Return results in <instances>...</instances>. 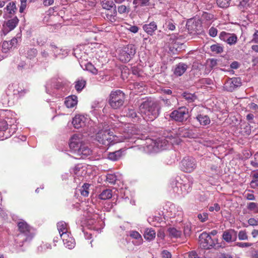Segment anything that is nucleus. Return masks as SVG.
Returning <instances> with one entry per match:
<instances>
[{
	"mask_svg": "<svg viewBox=\"0 0 258 258\" xmlns=\"http://www.w3.org/2000/svg\"><path fill=\"white\" fill-rule=\"evenodd\" d=\"M188 109L185 107H179L177 109L172 111L170 114V117L173 120L178 122H184L187 120L189 117Z\"/></svg>",
	"mask_w": 258,
	"mask_h": 258,
	"instance_id": "0eeeda50",
	"label": "nucleus"
},
{
	"mask_svg": "<svg viewBox=\"0 0 258 258\" xmlns=\"http://www.w3.org/2000/svg\"><path fill=\"white\" fill-rule=\"evenodd\" d=\"M50 244L49 243H42L40 246H38L37 250L38 252H43L47 249L51 248Z\"/></svg>",
	"mask_w": 258,
	"mask_h": 258,
	"instance_id": "de8ad7c7",
	"label": "nucleus"
},
{
	"mask_svg": "<svg viewBox=\"0 0 258 258\" xmlns=\"http://www.w3.org/2000/svg\"><path fill=\"white\" fill-rule=\"evenodd\" d=\"M50 47L51 48V50L53 51L54 53L55 57H56L57 55L59 53V51L60 50V49L58 47H57L55 45L53 44H51L50 45Z\"/></svg>",
	"mask_w": 258,
	"mask_h": 258,
	"instance_id": "4d7b16f0",
	"label": "nucleus"
},
{
	"mask_svg": "<svg viewBox=\"0 0 258 258\" xmlns=\"http://www.w3.org/2000/svg\"><path fill=\"white\" fill-rule=\"evenodd\" d=\"M115 137L110 135L109 130H101L96 135V139L100 144L105 147H109L116 143Z\"/></svg>",
	"mask_w": 258,
	"mask_h": 258,
	"instance_id": "39448f33",
	"label": "nucleus"
},
{
	"mask_svg": "<svg viewBox=\"0 0 258 258\" xmlns=\"http://www.w3.org/2000/svg\"><path fill=\"white\" fill-rule=\"evenodd\" d=\"M187 65L183 62L177 64L173 70V74L176 77L182 76L187 70Z\"/></svg>",
	"mask_w": 258,
	"mask_h": 258,
	"instance_id": "6ab92c4d",
	"label": "nucleus"
},
{
	"mask_svg": "<svg viewBox=\"0 0 258 258\" xmlns=\"http://www.w3.org/2000/svg\"><path fill=\"white\" fill-rule=\"evenodd\" d=\"M129 235L131 237L135 239H142V236L141 234L137 231H130Z\"/></svg>",
	"mask_w": 258,
	"mask_h": 258,
	"instance_id": "603ef678",
	"label": "nucleus"
},
{
	"mask_svg": "<svg viewBox=\"0 0 258 258\" xmlns=\"http://www.w3.org/2000/svg\"><path fill=\"white\" fill-rule=\"evenodd\" d=\"M176 133L177 137L195 138L196 137V134L194 133L193 130L186 128L185 126L179 127L176 130Z\"/></svg>",
	"mask_w": 258,
	"mask_h": 258,
	"instance_id": "ddd939ff",
	"label": "nucleus"
},
{
	"mask_svg": "<svg viewBox=\"0 0 258 258\" xmlns=\"http://www.w3.org/2000/svg\"><path fill=\"white\" fill-rule=\"evenodd\" d=\"M101 104V102H99L97 101H95L92 103L91 105V109H92L91 112L92 113H95V111L98 110L100 108L102 107Z\"/></svg>",
	"mask_w": 258,
	"mask_h": 258,
	"instance_id": "09e8293b",
	"label": "nucleus"
},
{
	"mask_svg": "<svg viewBox=\"0 0 258 258\" xmlns=\"http://www.w3.org/2000/svg\"><path fill=\"white\" fill-rule=\"evenodd\" d=\"M90 184L87 183H85L81 187L80 190L82 196L86 197L89 195V188Z\"/></svg>",
	"mask_w": 258,
	"mask_h": 258,
	"instance_id": "ea45409f",
	"label": "nucleus"
},
{
	"mask_svg": "<svg viewBox=\"0 0 258 258\" xmlns=\"http://www.w3.org/2000/svg\"><path fill=\"white\" fill-rule=\"evenodd\" d=\"M163 139L167 140L170 144H173L175 143L177 137L176 130L168 128L163 131L162 133Z\"/></svg>",
	"mask_w": 258,
	"mask_h": 258,
	"instance_id": "2eb2a0df",
	"label": "nucleus"
},
{
	"mask_svg": "<svg viewBox=\"0 0 258 258\" xmlns=\"http://www.w3.org/2000/svg\"><path fill=\"white\" fill-rule=\"evenodd\" d=\"M198 218L202 222H204L207 220L208 218V215L207 213H203L202 214H199L198 215Z\"/></svg>",
	"mask_w": 258,
	"mask_h": 258,
	"instance_id": "5fc2aeb1",
	"label": "nucleus"
},
{
	"mask_svg": "<svg viewBox=\"0 0 258 258\" xmlns=\"http://www.w3.org/2000/svg\"><path fill=\"white\" fill-rule=\"evenodd\" d=\"M250 164L254 167L258 168V152L254 154V159L250 161Z\"/></svg>",
	"mask_w": 258,
	"mask_h": 258,
	"instance_id": "13d9d810",
	"label": "nucleus"
},
{
	"mask_svg": "<svg viewBox=\"0 0 258 258\" xmlns=\"http://www.w3.org/2000/svg\"><path fill=\"white\" fill-rule=\"evenodd\" d=\"M247 209L250 211H254V212L258 213V204L256 203H249L247 205Z\"/></svg>",
	"mask_w": 258,
	"mask_h": 258,
	"instance_id": "8fccbe9b",
	"label": "nucleus"
},
{
	"mask_svg": "<svg viewBox=\"0 0 258 258\" xmlns=\"http://www.w3.org/2000/svg\"><path fill=\"white\" fill-rule=\"evenodd\" d=\"M220 39L226 42L230 45H235L237 42V37L235 34L229 33L225 31L221 32L219 35Z\"/></svg>",
	"mask_w": 258,
	"mask_h": 258,
	"instance_id": "9b49d317",
	"label": "nucleus"
},
{
	"mask_svg": "<svg viewBox=\"0 0 258 258\" xmlns=\"http://www.w3.org/2000/svg\"><path fill=\"white\" fill-rule=\"evenodd\" d=\"M161 254L162 258H171L172 257L171 253L166 250H163Z\"/></svg>",
	"mask_w": 258,
	"mask_h": 258,
	"instance_id": "0e129e2a",
	"label": "nucleus"
},
{
	"mask_svg": "<svg viewBox=\"0 0 258 258\" xmlns=\"http://www.w3.org/2000/svg\"><path fill=\"white\" fill-rule=\"evenodd\" d=\"M220 243H200V246L201 248L204 249H210L212 248H214L216 249L222 246L219 245Z\"/></svg>",
	"mask_w": 258,
	"mask_h": 258,
	"instance_id": "2f4dec72",
	"label": "nucleus"
},
{
	"mask_svg": "<svg viewBox=\"0 0 258 258\" xmlns=\"http://www.w3.org/2000/svg\"><path fill=\"white\" fill-rule=\"evenodd\" d=\"M19 230L21 233H24L26 236L25 241L30 240L34 236V234L30 233V227L24 221L20 222L18 224Z\"/></svg>",
	"mask_w": 258,
	"mask_h": 258,
	"instance_id": "4468645a",
	"label": "nucleus"
},
{
	"mask_svg": "<svg viewBox=\"0 0 258 258\" xmlns=\"http://www.w3.org/2000/svg\"><path fill=\"white\" fill-rule=\"evenodd\" d=\"M38 54L37 50L35 48H27L25 53V56L29 59H33Z\"/></svg>",
	"mask_w": 258,
	"mask_h": 258,
	"instance_id": "7c9ffc66",
	"label": "nucleus"
},
{
	"mask_svg": "<svg viewBox=\"0 0 258 258\" xmlns=\"http://www.w3.org/2000/svg\"><path fill=\"white\" fill-rule=\"evenodd\" d=\"M160 106L158 101L147 99L142 102L139 106V110L144 119L148 121H153L159 115Z\"/></svg>",
	"mask_w": 258,
	"mask_h": 258,
	"instance_id": "f257e3e1",
	"label": "nucleus"
},
{
	"mask_svg": "<svg viewBox=\"0 0 258 258\" xmlns=\"http://www.w3.org/2000/svg\"><path fill=\"white\" fill-rule=\"evenodd\" d=\"M217 31H217L216 28H215L214 27H211L209 29V34L210 36L214 37H215L217 35Z\"/></svg>",
	"mask_w": 258,
	"mask_h": 258,
	"instance_id": "69168bd1",
	"label": "nucleus"
},
{
	"mask_svg": "<svg viewBox=\"0 0 258 258\" xmlns=\"http://www.w3.org/2000/svg\"><path fill=\"white\" fill-rule=\"evenodd\" d=\"M124 112L125 113V115L128 117L134 118L137 116L136 112L133 108L128 107L125 109Z\"/></svg>",
	"mask_w": 258,
	"mask_h": 258,
	"instance_id": "37998d69",
	"label": "nucleus"
},
{
	"mask_svg": "<svg viewBox=\"0 0 258 258\" xmlns=\"http://www.w3.org/2000/svg\"><path fill=\"white\" fill-rule=\"evenodd\" d=\"M127 8L125 5H121L118 7L117 10L119 14H122L126 12Z\"/></svg>",
	"mask_w": 258,
	"mask_h": 258,
	"instance_id": "e2e57ef3",
	"label": "nucleus"
},
{
	"mask_svg": "<svg viewBox=\"0 0 258 258\" xmlns=\"http://www.w3.org/2000/svg\"><path fill=\"white\" fill-rule=\"evenodd\" d=\"M220 210V207L219 205L217 203H215L214 204L213 206H210L209 208V210L211 212H213L215 210L216 212L219 211Z\"/></svg>",
	"mask_w": 258,
	"mask_h": 258,
	"instance_id": "680f3d73",
	"label": "nucleus"
},
{
	"mask_svg": "<svg viewBox=\"0 0 258 258\" xmlns=\"http://www.w3.org/2000/svg\"><path fill=\"white\" fill-rule=\"evenodd\" d=\"M82 167L81 164H77L75 165V167L71 169V173L77 174Z\"/></svg>",
	"mask_w": 258,
	"mask_h": 258,
	"instance_id": "6e6d98bb",
	"label": "nucleus"
},
{
	"mask_svg": "<svg viewBox=\"0 0 258 258\" xmlns=\"http://www.w3.org/2000/svg\"><path fill=\"white\" fill-rule=\"evenodd\" d=\"M182 96L189 103L193 102L197 99V97L195 94H191L186 92L182 93Z\"/></svg>",
	"mask_w": 258,
	"mask_h": 258,
	"instance_id": "e433bc0d",
	"label": "nucleus"
},
{
	"mask_svg": "<svg viewBox=\"0 0 258 258\" xmlns=\"http://www.w3.org/2000/svg\"><path fill=\"white\" fill-rule=\"evenodd\" d=\"M133 4L134 8H142L149 6L150 5V0H133Z\"/></svg>",
	"mask_w": 258,
	"mask_h": 258,
	"instance_id": "c756f323",
	"label": "nucleus"
},
{
	"mask_svg": "<svg viewBox=\"0 0 258 258\" xmlns=\"http://www.w3.org/2000/svg\"><path fill=\"white\" fill-rule=\"evenodd\" d=\"M202 126H206L210 124L211 120L208 115L200 113L198 114L195 118Z\"/></svg>",
	"mask_w": 258,
	"mask_h": 258,
	"instance_id": "4be33fe9",
	"label": "nucleus"
},
{
	"mask_svg": "<svg viewBox=\"0 0 258 258\" xmlns=\"http://www.w3.org/2000/svg\"><path fill=\"white\" fill-rule=\"evenodd\" d=\"M136 48L135 45L128 44L121 48L119 51V59L123 62H128L135 55Z\"/></svg>",
	"mask_w": 258,
	"mask_h": 258,
	"instance_id": "423d86ee",
	"label": "nucleus"
},
{
	"mask_svg": "<svg viewBox=\"0 0 258 258\" xmlns=\"http://www.w3.org/2000/svg\"><path fill=\"white\" fill-rule=\"evenodd\" d=\"M250 186L253 188H255L258 187V179H252L251 181L250 182Z\"/></svg>",
	"mask_w": 258,
	"mask_h": 258,
	"instance_id": "338daca9",
	"label": "nucleus"
},
{
	"mask_svg": "<svg viewBox=\"0 0 258 258\" xmlns=\"http://www.w3.org/2000/svg\"><path fill=\"white\" fill-rule=\"evenodd\" d=\"M217 4L222 8H227L230 5V0H217Z\"/></svg>",
	"mask_w": 258,
	"mask_h": 258,
	"instance_id": "49530a36",
	"label": "nucleus"
},
{
	"mask_svg": "<svg viewBox=\"0 0 258 258\" xmlns=\"http://www.w3.org/2000/svg\"><path fill=\"white\" fill-rule=\"evenodd\" d=\"M142 28L144 31L149 35L153 36L155 34V31L157 30L158 27L156 23L152 21L143 25Z\"/></svg>",
	"mask_w": 258,
	"mask_h": 258,
	"instance_id": "f3484780",
	"label": "nucleus"
},
{
	"mask_svg": "<svg viewBox=\"0 0 258 258\" xmlns=\"http://www.w3.org/2000/svg\"><path fill=\"white\" fill-rule=\"evenodd\" d=\"M212 239L210 235L206 232H203L199 236L200 242H209Z\"/></svg>",
	"mask_w": 258,
	"mask_h": 258,
	"instance_id": "c03bdc74",
	"label": "nucleus"
},
{
	"mask_svg": "<svg viewBox=\"0 0 258 258\" xmlns=\"http://www.w3.org/2000/svg\"><path fill=\"white\" fill-rule=\"evenodd\" d=\"M252 41L258 43V30H256L253 34Z\"/></svg>",
	"mask_w": 258,
	"mask_h": 258,
	"instance_id": "774afa93",
	"label": "nucleus"
},
{
	"mask_svg": "<svg viewBox=\"0 0 258 258\" xmlns=\"http://www.w3.org/2000/svg\"><path fill=\"white\" fill-rule=\"evenodd\" d=\"M61 82L58 81L57 79H52L49 82L47 83L46 86V91L47 93H50L48 88L53 87L56 89H59L62 87Z\"/></svg>",
	"mask_w": 258,
	"mask_h": 258,
	"instance_id": "b1692460",
	"label": "nucleus"
},
{
	"mask_svg": "<svg viewBox=\"0 0 258 258\" xmlns=\"http://www.w3.org/2000/svg\"><path fill=\"white\" fill-rule=\"evenodd\" d=\"M210 48L211 51L216 54H220L223 52V47L222 45L219 43L212 45Z\"/></svg>",
	"mask_w": 258,
	"mask_h": 258,
	"instance_id": "4c0bfd02",
	"label": "nucleus"
},
{
	"mask_svg": "<svg viewBox=\"0 0 258 258\" xmlns=\"http://www.w3.org/2000/svg\"><path fill=\"white\" fill-rule=\"evenodd\" d=\"M8 124L7 122L3 119H0V131H5L8 128Z\"/></svg>",
	"mask_w": 258,
	"mask_h": 258,
	"instance_id": "864d4df0",
	"label": "nucleus"
},
{
	"mask_svg": "<svg viewBox=\"0 0 258 258\" xmlns=\"http://www.w3.org/2000/svg\"><path fill=\"white\" fill-rule=\"evenodd\" d=\"M86 118L82 115H76L73 119L72 124L76 128L82 127L85 125Z\"/></svg>",
	"mask_w": 258,
	"mask_h": 258,
	"instance_id": "aec40b11",
	"label": "nucleus"
},
{
	"mask_svg": "<svg viewBox=\"0 0 258 258\" xmlns=\"http://www.w3.org/2000/svg\"><path fill=\"white\" fill-rule=\"evenodd\" d=\"M182 182H180L176 179H173L171 185L174 192L177 193L178 195H185L189 192L191 189L192 182L188 179H186Z\"/></svg>",
	"mask_w": 258,
	"mask_h": 258,
	"instance_id": "20e7f679",
	"label": "nucleus"
},
{
	"mask_svg": "<svg viewBox=\"0 0 258 258\" xmlns=\"http://www.w3.org/2000/svg\"><path fill=\"white\" fill-rule=\"evenodd\" d=\"M70 148L72 152L80 156V158H85L91 154V150L83 143L79 135H74L70 139Z\"/></svg>",
	"mask_w": 258,
	"mask_h": 258,
	"instance_id": "f03ea898",
	"label": "nucleus"
},
{
	"mask_svg": "<svg viewBox=\"0 0 258 258\" xmlns=\"http://www.w3.org/2000/svg\"><path fill=\"white\" fill-rule=\"evenodd\" d=\"M19 19L17 17L8 20L7 22L6 25L9 28V30H13L18 25L19 22Z\"/></svg>",
	"mask_w": 258,
	"mask_h": 258,
	"instance_id": "72a5a7b5",
	"label": "nucleus"
},
{
	"mask_svg": "<svg viewBox=\"0 0 258 258\" xmlns=\"http://www.w3.org/2000/svg\"><path fill=\"white\" fill-rule=\"evenodd\" d=\"M125 98V94L122 91H112L108 99L109 104L114 109H119L123 106Z\"/></svg>",
	"mask_w": 258,
	"mask_h": 258,
	"instance_id": "7ed1b4c3",
	"label": "nucleus"
},
{
	"mask_svg": "<svg viewBox=\"0 0 258 258\" xmlns=\"http://www.w3.org/2000/svg\"><path fill=\"white\" fill-rule=\"evenodd\" d=\"M197 166L196 160L191 157H185L181 162L180 169L182 171L190 173L192 172Z\"/></svg>",
	"mask_w": 258,
	"mask_h": 258,
	"instance_id": "1a4fd4ad",
	"label": "nucleus"
},
{
	"mask_svg": "<svg viewBox=\"0 0 258 258\" xmlns=\"http://www.w3.org/2000/svg\"><path fill=\"white\" fill-rule=\"evenodd\" d=\"M21 243H13L11 244V250L13 252H19L24 251L23 248V245L21 244Z\"/></svg>",
	"mask_w": 258,
	"mask_h": 258,
	"instance_id": "c9c22d12",
	"label": "nucleus"
},
{
	"mask_svg": "<svg viewBox=\"0 0 258 258\" xmlns=\"http://www.w3.org/2000/svg\"><path fill=\"white\" fill-rule=\"evenodd\" d=\"M18 43V40L16 38H13L10 41H5L2 45L3 49L8 50L13 47H15Z\"/></svg>",
	"mask_w": 258,
	"mask_h": 258,
	"instance_id": "cd10ccee",
	"label": "nucleus"
},
{
	"mask_svg": "<svg viewBox=\"0 0 258 258\" xmlns=\"http://www.w3.org/2000/svg\"><path fill=\"white\" fill-rule=\"evenodd\" d=\"M57 228L59 234L68 231L67 224L64 221L58 222L57 224Z\"/></svg>",
	"mask_w": 258,
	"mask_h": 258,
	"instance_id": "58836bf2",
	"label": "nucleus"
},
{
	"mask_svg": "<svg viewBox=\"0 0 258 258\" xmlns=\"http://www.w3.org/2000/svg\"><path fill=\"white\" fill-rule=\"evenodd\" d=\"M77 99L75 95L69 96L66 98L64 104L68 108H73L77 104Z\"/></svg>",
	"mask_w": 258,
	"mask_h": 258,
	"instance_id": "a878e982",
	"label": "nucleus"
},
{
	"mask_svg": "<svg viewBox=\"0 0 258 258\" xmlns=\"http://www.w3.org/2000/svg\"><path fill=\"white\" fill-rule=\"evenodd\" d=\"M59 236L63 242H72L73 240L72 237L70 236L68 231L59 234Z\"/></svg>",
	"mask_w": 258,
	"mask_h": 258,
	"instance_id": "a18cd8bd",
	"label": "nucleus"
},
{
	"mask_svg": "<svg viewBox=\"0 0 258 258\" xmlns=\"http://www.w3.org/2000/svg\"><path fill=\"white\" fill-rule=\"evenodd\" d=\"M186 27L190 34H195L199 32L201 25L198 21L189 19L186 22Z\"/></svg>",
	"mask_w": 258,
	"mask_h": 258,
	"instance_id": "f8f14e48",
	"label": "nucleus"
},
{
	"mask_svg": "<svg viewBox=\"0 0 258 258\" xmlns=\"http://www.w3.org/2000/svg\"><path fill=\"white\" fill-rule=\"evenodd\" d=\"M87 70L90 71L93 74H96L97 70L94 67L91 63H88L86 65Z\"/></svg>",
	"mask_w": 258,
	"mask_h": 258,
	"instance_id": "052dcab7",
	"label": "nucleus"
},
{
	"mask_svg": "<svg viewBox=\"0 0 258 258\" xmlns=\"http://www.w3.org/2000/svg\"><path fill=\"white\" fill-rule=\"evenodd\" d=\"M169 141L167 140L159 139L154 143V146H156L159 150L166 149L167 146L170 144Z\"/></svg>",
	"mask_w": 258,
	"mask_h": 258,
	"instance_id": "bb28decb",
	"label": "nucleus"
},
{
	"mask_svg": "<svg viewBox=\"0 0 258 258\" xmlns=\"http://www.w3.org/2000/svg\"><path fill=\"white\" fill-rule=\"evenodd\" d=\"M174 97L171 96L170 98H167L164 97H160V101H162L163 104L166 107H170L172 105V102H173Z\"/></svg>",
	"mask_w": 258,
	"mask_h": 258,
	"instance_id": "a19ab883",
	"label": "nucleus"
},
{
	"mask_svg": "<svg viewBox=\"0 0 258 258\" xmlns=\"http://www.w3.org/2000/svg\"><path fill=\"white\" fill-rule=\"evenodd\" d=\"M25 93V90L22 89L19 87L18 84H15L9 85L6 91L7 95L14 100H17L21 97L24 96Z\"/></svg>",
	"mask_w": 258,
	"mask_h": 258,
	"instance_id": "6e6552de",
	"label": "nucleus"
},
{
	"mask_svg": "<svg viewBox=\"0 0 258 258\" xmlns=\"http://www.w3.org/2000/svg\"><path fill=\"white\" fill-rule=\"evenodd\" d=\"M242 82L240 78H232L226 81L224 85V90L228 92H233L236 88L241 86Z\"/></svg>",
	"mask_w": 258,
	"mask_h": 258,
	"instance_id": "9d476101",
	"label": "nucleus"
},
{
	"mask_svg": "<svg viewBox=\"0 0 258 258\" xmlns=\"http://www.w3.org/2000/svg\"><path fill=\"white\" fill-rule=\"evenodd\" d=\"M125 150L120 149L112 152H109L107 154V158L111 161H116L120 159L125 155Z\"/></svg>",
	"mask_w": 258,
	"mask_h": 258,
	"instance_id": "dca6fc26",
	"label": "nucleus"
},
{
	"mask_svg": "<svg viewBox=\"0 0 258 258\" xmlns=\"http://www.w3.org/2000/svg\"><path fill=\"white\" fill-rule=\"evenodd\" d=\"M75 88L78 92H80L86 85V81L83 79H78L75 82Z\"/></svg>",
	"mask_w": 258,
	"mask_h": 258,
	"instance_id": "f704fd0d",
	"label": "nucleus"
},
{
	"mask_svg": "<svg viewBox=\"0 0 258 258\" xmlns=\"http://www.w3.org/2000/svg\"><path fill=\"white\" fill-rule=\"evenodd\" d=\"M238 238L240 240H246L247 236L245 231H240L238 233Z\"/></svg>",
	"mask_w": 258,
	"mask_h": 258,
	"instance_id": "bf43d9fd",
	"label": "nucleus"
},
{
	"mask_svg": "<svg viewBox=\"0 0 258 258\" xmlns=\"http://www.w3.org/2000/svg\"><path fill=\"white\" fill-rule=\"evenodd\" d=\"M100 222L98 215H94L92 218L88 220L87 226L89 229L97 230L98 229V223Z\"/></svg>",
	"mask_w": 258,
	"mask_h": 258,
	"instance_id": "412c9836",
	"label": "nucleus"
},
{
	"mask_svg": "<svg viewBox=\"0 0 258 258\" xmlns=\"http://www.w3.org/2000/svg\"><path fill=\"white\" fill-rule=\"evenodd\" d=\"M222 237L226 242L234 241L237 238V233L233 229L227 230L223 232Z\"/></svg>",
	"mask_w": 258,
	"mask_h": 258,
	"instance_id": "a211bd4d",
	"label": "nucleus"
},
{
	"mask_svg": "<svg viewBox=\"0 0 258 258\" xmlns=\"http://www.w3.org/2000/svg\"><path fill=\"white\" fill-rule=\"evenodd\" d=\"M112 197V190L110 189H105L103 190L99 196V199L103 200L110 199Z\"/></svg>",
	"mask_w": 258,
	"mask_h": 258,
	"instance_id": "473e14b6",
	"label": "nucleus"
},
{
	"mask_svg": "<svg viewBox=\"0 0 258 258\" xmlns=\"http://www.w3.org/2000/svg\"><path fill=\"white\" fill-rule=\"evenodd\" d=\"M100 2L103 9L107 10L113 9L114 14H116V6L112 0H100Z\"/></svg>",
	"mask_w": 258,
	"mask_h": 258,
	"instance_id": "5701e85b",
	"label": "nucleus"
},
{
	"mask_svg": "<svg viewBox=\"0 0 258 258\" xmlns=\"http://www.w3.org/2000/svg\"><path fill=\"white\" fill-rule=\"evenodd\" d=\"M181 234V231L174 227H169L167 230V235L171 238H178L180 237Z\"/></svg>",
	"mask_w": 258,
	"mask_h": 258,
	"instance_id": "393cba45",
	"label": "nucleus"
},
{
	"mask_svg": "<svg viewBox=\"0 0 258 258\" xmlns=\"http://www.w3.org/2000/svg\"><path fill=\"white\" fill-rule=\"evenodd\" d=\"M116 179V176L114 174H108L106 175V180L111 184H114Z\"/></svg>",
	"mask_w": 258,
	"mask_h": 258,
	"instance_id": "3c124183",
	"label": "nucleus"
},
{
	"mask_svg": "<svg viewBox=\"0 0 258 258\" xmlns=\"http://www.w3.org/2000/svg\"><path fill=\"white\" fill-rule=\"evenodd\" d=\"M144 238L147 240H152L156 236V232L152 228H146L144 233Z\"/></svg>",
	"mask_w": 258,
	"mask_h": 258,
	"instance_id": "c85d7f7f",
	"label": "nucleus"
},
{
	"mask_svg": "<svg viewBox=\"0 0 258 258\" xmlns=\"http://www.w3.org/2000/svg\"><path fill=\"white\" fill-rule=\"evenodd\" d=\"M6 9L9 14H14L17 10L15 2H12L9 3L6 7Z\"/></svg>",
	"mask_w": 258,
	"mask_h": 258,
	"instance_id": "79ce46f5",
	"label": "nucleus"
}]
</instances>
